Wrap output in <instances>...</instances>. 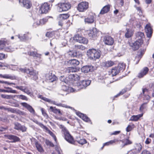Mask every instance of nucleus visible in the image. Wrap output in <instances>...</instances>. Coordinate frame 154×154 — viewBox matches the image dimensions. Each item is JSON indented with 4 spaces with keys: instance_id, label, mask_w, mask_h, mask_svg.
<instances>
[{
    "instance_id": "obj_47",
    "label": "nucleus",
    "mask_w": 154,
    "mask_h": 154,
    "mask_svg": "<svg viewBox=\"0 0 154 154\" xmlns=\"http://www.w3.org/2000/svg\"><path fill=\"white\" fill-rule=\"evenodd\" d=\"M17 97L18 98L23 100H28V99L27 97L23 95H17Z\"/></svg>"
},
{
    "instance_id": "obj_61",
    "label": "nucleus",
    "mask_w": 154,
    "mask_h": 154,
    "mask_svg": "<svg viewBox=\"0 0 154 154\" xmlns=\"http://www.w3.org/2000/svg\"><path fill=\"white\" fill-rule=\"evenodd\" d=\"M118 140L117 139H114L113 140H111L109 141V144L110 145H112L114 143H115L116 142H118Z\"/></svg>"
},
{
    "instance_id": "obj_17",
    "label": "nucleus",
    "mask_w": 154,
    "mask_h": 154,
    "mask_svg": "<svg viewBox=\"0 0 154 154\" xmlns=\"http://www.w3.org/2000/svg\"><path fill=\"white\" fill-rule=\"evenodd\" d=\"M48 20V19L45 18L38 20L36 22L34 23V26H35L36 25L37 26L42 25L45 24Z\"/></svg>"
},
{
    "instance_id": "obj_23",
    "label": "nucleus",
    "mask_w": 154,
    "mask_h": 154,
    "mask_svg": "<svg viewBox=\"0 0 154 154\" xmlns=\"http://www.w3.org/2000/svg\"><path fill=\"white\" fill-rule=\"evenodd\" d=\"M119 69V68H117L116 67L112 68L111 71V74H110V76H113L118 74L120 72Z\"/></svg>"
},
{
    "instance_id": "obj_5",
    "label": "nucleus",
    "mask_w": 154,
    "mask_h": 154,
    "mask_svg": "<svg viewBox=\"0 0 154 154\" xmlns=\"http://www.w3.org/2000/svg\"><path fill=\"white\" fill-rule=\"evenodd\" d=\"M73 39L80 43L86 44L88 43L87 39L81 36L79 34L75 35L73 37Z\"/></svg>"
},
{
    "instance_id": "obj_10",
    "label": "nucleus",
    "mask_w": 154,
    "mask_h": 154,
    "mask_svg": "<svg viewBox=\"0 0 154 154\" xmlns=\"http://www.w3.org/2000/svg\"><path fill=\"white\" fill-rule=\"evenodd\" d=\"M5 137L9 140H12V143H15L20 140V138L17 136L12 135H5Z\"/></svg>"
},
{
    "instance_id": "obj_12",
    "label": "nucleus",
    "mask_w": 154,
    "mask_h": 154,
    "mask_svg": "<svg viewBox=\"0 0 154 154\" xmlns=\"http://www.w3.org/2000/svg\"><path fill=\"white\" fill-rule=\"evenodd\" d=\"M20 4L27 8H30L31 4L29 0H19Z\"/></svg>"
},
{
    "instance_id": "obj_38",
    "label": "nucleus",
    "mask_w": 154,
    "mask_h": 154,
    "mask_svg": "<svg viewBox=\"0 0 154 154\" xmlns=\"http://www.w3.org/2000/svg\"><path fill=\"white\" fill-rule=\"evenodd\" d=\"M6 88L7 89L6 90V92L8 93H11L14 94H16L17 93L16 91L15 90H13L10 87H8L5 88Z\"/></svg>"
},
{
    "instance_id": "obj_2",
    "label": "nucleus",
    "mask_w": 154,
    "mask_h": 154,
    "mask_svg": "<svg viewBox=\"0 0 154 154\" xmlns=\"http://www.w3.org/2000/svg\"><path fill=\"white\" fill-rule=\"evenodd\" d=\"M21 71L24 72H26L29 74L32 79L35 80L38 79L37 75L38 72L35 70L33 69H21Z\"/></svg>"
},
{
    "instance_id": "obj_42",
    "label": "nucleus",
    "mask_w": 154,
    "mask_h": 154,
    "mask_svg": "<svg viewBox=\"0 0 154 154\" xmlns=\"http://www.w3.org/2000/svg\"><path fill=\"white\" fill-rule=\"evenodd\" d=\"M16 36H18V38H19L21 41H23L24 39H25L26 38V34H24L23 35L19 34L18 35H17Z\"/></svg>"
},
{
    "instance_id": "obj_44",
    "label": "nucleus",
    "mask_w": 154,
    "mask_h": 154,
    "mask_svg": "<svg viewBox=\"0 0 154 154\" xmlns=\"http://www.w3.org/2000/svg\"><path fill=\"white\" fill-rule=\"evenodd\" d=\"M15 88L19 90H20L22 91L23 92L25 90H26V88H27L26 86H16L15 87Z\"/></svg>"
},
{
    "instance_id": "obj_55",
    "label": "nucleus",
    "mask_w": 154,
    "mask_h": 154,
    "mask_svg": "<svg viewBox=\"0 0 154 154\" xmlns=\"http://www.w3.org/2000/svg\"><path fill=\"white\" fill-rule=\"evenodd\" d=\"M7 51L8 52H12L14 51V49L13 48L11 47H9L6 48Z\"/></svg>"
},
{
    "instance_id": "obj_26",
    "label": "nucleus",
    "mask_w": 154,
    "mask_h": 154,
    "mask_svg": "<svg viewBox=\"0 0 154 154\" xmlns=\"http://www.w3.org/2000/svg\"><path fill=\"white\" fill-rule=\"evenodd\" d=\"M0 77L7 79H10L11 80H15L16 79V77L15 76H11L8 74L3 75L2 74H0Z\"/></svg>"
},
{
    "instance_id": "obj_63",
    "label": "nucleus",
    "mask_w": 154,
    "mask_h": 154,
    "mask_svg": "<svg viewBox=\"0 0 154 154\" xmlns=\"http://www.w3.org/2000/svg\"><path fill=\"white\" fill-rule=\"evenodd\" d=\"M131 126L130 125H128L126 128V131L127 132H129L132 130Z\"/></svg>"
},
{
    "instance_id": "obj_28",
    "label": "nucleus",
    "mask_w": 154,
    "mask_h": 154,
    "mask_svg": "<svg viewBox=\"0 0 154 154\" xmlns=\"http://www.w3.org/2000/svg\"><path fill=\"white\" fill-rule=\"evenodd\" d=\"M68 63H70L71 65L76 66L79 64V62L76 59H72L69 60Z\"/></svg>"
},
{
    "instance_id": "obj_45",
    "label": "nucleus",
    "mask_w": 154,
    "mask_h": 154,
    "mask_svg": "<svg viewBox=\"0 0 154 154\" xmlns=\"http://www.w3.org/2000/svg\"><path fill=\"white\" fill-rule=\"evenodd\" d=\"M124 146L127 145L131 144L132 142L128 139H127L124 140Z\"/></svg>"
},
{
    "instance_id": "obj_11",
    "label": "nucleus",
    "mask_w": 154,
    "mask_h": 154,
    "mask_svg": "<svg viewBox=\"0 0 154 154\" xmlns=\"http://www.w3.org/2000/svg\"><path fill=\"white\" fill-rule=\"evenodd\" d=\"M94 70V67L91 65L84 66L81 69L82 72L84 73H88L90 72H92Z\"/></svg>"
},
{
    "instance_id": "obj_7",
    "label": "nucleus",
    "mask_w": 154,
    "mask_h": 154,
    "mask_svg": "<svg viewBox=\"0 0 154 154\" xmlns=\"http://www.w3.org/2000/svg\"><path fill=\"white\" fill-rule=\"evenodd\" d=\"M88 3L86 2H82L78 5L77 9L80 12H83L86 10L88 8Z\"/></svg>"
},
{
    "instance_id": "obj_59",
    "label": "nucleus",
    "mask_w": 154,
    "mask_h": 154,
    "mask_svg": "<svg viewBox=\"0 0 154 154\" xmlns=\"http://www.w3.org/2000/svg\"><path fill=\"white\" fill-rule=\"evenodd\" d=\"M46 143L48 145H49L51 147H53L54 146V144L49 140H47Z\"/></svg>"
},
{
    "instance_id": "obj_4",
    "label": "nucleus",
    "mask_w": 154,
    "mask_h": 154,
    "mask_svg": "<svg viewBox=\"0 0 154 154\" xmlns=\"http://www.w3.org/2000/svg\"><path fill=\"white\" fill-rule=\"evenodd\" d=\"M71 7V5L69 3H61L58 4V10L61 12L68 10Z\"/></svg>"
},
{
    "instance_id": "obj_53",
    "label": "nucleus",
    "mask_w": 154,
    "mask_h": 154,
    "mask_svg": "<svg viewBox=\"0 0 154 154\" xmlns=\"http://www.w3.org/2000/svg\"><path fill=\"white\" fill-rule=\"evenodd\" d=\"M146 103H143L141 105L140 108V111L141 112H143V109L146 108Z\"/></svg>"
},
{
    "instance_id": "obj_15",
    "label": "nucleus",
    "mask_w": 154,
    "mask_h": 154,
    "mask_svg": "<svg viewBox=\"0 0 154 154\" xmlns=\"http://www.w3.org/2000/svg\"><path fill=\"white\" fill-rule=\"evenodd\" d=\"M69 89H70V91L72 92L74 91V89L73 88H69L68 86H66V85H63L61 87L60 93H61L62 91L66 92ZM60 94L63 95H66L67 94V93H66L65 94H62L61 93H60Z\"/></svg>"
},
{
    "instance_id": "obj_20",
    "label": "nucleus",
    "mask_w": 154,
    "mask_h": 154,
    "mask_svg": "<svg viewBox=\"0 0 154 154\" xmlns=\"http://www.w3.org/2000/svg\"><path fill=\"white\" fill-rule=\"evenodd\" d=\"M47 79L49 80V82H52L56 80V77L54 74H53L51 73H49V74L46 75Z\"/></svg>"
},
{
    "instance_id": "obj_1",
    "label": "nucleus",
    "mask_w": 154,
    "mask_h": 154,
    "mask_svg": "<svg viewBox=\"0 0 154 154\" xmlns=\"http://www.w3.org/2000/svg\"><path fill=\"white\" fill-rule=\"evenodd\" d=\"M60 128L62 129V131L64 135L65 139L69 143L75 144V141L74 140L72 136L66 128L62 125H60Z\"/></svg>"
},
{
    "instance_id": "obj_16",
    "label": "nucleus",
    "mask_w": 154,
    "mask_h": 154,
    "mask_svg": "<svg viewBox=\"0 0 154 154\" xmlns=\"http://www.w3.org/2000/svg\"><path fill=\"white\" fill-rule=\"evenodd\" d=\"M143 43V40H137L132 44V46L135 50H137Z\"/></svg>"
},
{
    "instance_id": "obj_27",
    "label": "nucleus",
    "mask_w": 154,
    "mask_h": 154,
    "mask_svg": "<svg viewBox=\"0 0 154 154\" xmlns=\"http://www.w3.org/2000/svg\"><path fill=\"white\" fill-rule=\"evenodd\" d=\"M114 63L111 61H108L103 62L102 64V66L105 68H108L113 66Z\"/></svg>"
},
{
    "instance_id": "obj_56",
    "label": "nucleus",
    "mask_w": 154,
    "mask_h": 154,
    "mask_svg": "<svg viewBox=\"0 0 154 154\" xmlns=\"http://www.w3.org/2000/svg\"><path fill=\"white\" fill-rule=\"evenodd\" d=\"M49 133L52 136L54 139V140L55 142H56L57 141V138L55 136V135L51 131H49Z\"/></svg>"
},
{
    "instance_id": "obj_46",
    "label": "nucleus",
    "mask_w": 154,
    "mask_h": 154,
    "mask_svg": "<svg viewBox=\"0 0 154 154\" xmlns=\"http://www.w3.org/2000/svg\"><path fill=\"white\" fill-rule=\"evenodd\" d=\"M117 68H119V71L122 70H123L125 68V65L124 64H121L119 65L118 66L116 67Z\"/></svg>"
},
{
    "instance_id": "obj_50",
    "label": "nucleus",
    "mask_w": 154,
    "mask_h": 154,
    "mask_svg": "<svg viewBox=\"0 0 154 154\" xmlns=\"http://www.w3.org/2000/svg\"><path fill=\"white\" fill-rule=\"evenodd\" d=\"M126 91L127 89L125 88L122 89L118 94L115 95V97H117L120 95L123 94Z\"/></svg>"
},
{
    "instance_id": "obj_32",
    "label": "nucleus",
    "mask_w": 154,
    "mask_h": 154,
    "mask_svg": "<svg viewBox=\"0 0 154 154\" xmlns=\"http://www.w3.org/2000/svg\"><path fill=\"white\" fill-rule=\"evenodd\" d=\"M142 116L143 114H139L136 116L133 115L131 117L130 120L132 121H136Z\"/></svg>"
},
{
    "instance_id": "obj_29",
    "label": "nucleus",
    "mask_w": 154,
    "mask_h": 154,
    "mask_svg": "<svg viewBox=\"0 0 154 154\" xmlns=\"http://www.w3.org/2000/svg\"><path fill=\"white\" fill-rule=\"evenodd\" d=\"M69 17L68 14H60L58 17V20H59L63 21L68 18Z\"/></svg>"
},
{
    "instance_id": "obj_13",
    "label": "nucleus",
    "mask_w": 154,
    "mask_h": 154,
    "mask_svg": "<svg viewBox=\"0 0 154 154\" xmlns=\"http://www.w3.org/2000/svg\"><path fill=\"white\" fill-rule=\"evenodd\" d=\"M145 32L146 33L147 37L148 38L151 37L152 33V29L149 24L146 25L145 28Z\"/></svg>"
},
{
    "instance_id": "obj_43",
    "label": "nucleus",
    "mask_w": 154,
    "mask_h": 154,
    "mask_svg": "<svg viewBox=\"0 0 154 154\" xmlns=\"http://www.w3.org/2000/svg\"><path fill=\"white\" fill-rule=\"evenodd\" d=\"M75 48L77 49H80L82 50H84L85 48V47L82 45H75Z\"/></svg>"
},
{
    "instance_id": "obj_30",
    "label": "nucleus",
    "mask_w": 154,
    "mask_h": 154,
    "mask_svg": "<svg viewBox=\"0 0 154 154\" xmlns=\"http://www.w3.org/2000/svg\"><path fill=\"white\" fill-rule=\"evenodd\" d=\"M134 149L137 152H139L141 150L142 146L140 143H136L134 145Z\"/></svg>"
},
{
    "instance_id": "obj_36",
    "label": "nucleus",
    "mask_w": 154,
    "mask_h": 154,
    "mask_svg": "<svg viewBox=\"0 0 154 154\" xmlns=\"http://www.w3.org/2000/svg\"><path fill=\"white\" fill-rule=\"evenodd\" d=\"M100 52L96 50V52H95V53L94 54V55L93 56V58L92 60H95L96 59H98L100 57Z\"/></svg>"
},
{
    "instance_id": "obj_54",
    "label": "nucleus",
    "mask_w": 154,
    "mask_h": 154,
    "mask_svg": "<svg viewBox=\"0 0 154 154\" xmlns=\"http://www.w3.org/2000/svg\"><path fill=\"white\" fill-rule=\"evenodd\" d=\"M86 143H87V141H86V140L85 139H84L82 137V138L80 140V141H79V143L80 144H81L82 145Z\"/></svg>"
},
{
    "instance_id": "obj_51",
    "label": "nucleus",
    "mask_w": 154,
    "mask_h": 154,
    "mask_svg": "<svg viewBox=\"0 0 154 154\" xmlns=\"http://www.w3.org/2000/svg\"><path fill=\"white\" fill-rule=\"evenodd\" d=\"M69 54L71 55V57H77L78 55V53L76 51H70L69 53Z\"/></svg>"
},
{
    "instance_id": "obj_21",
    "label": "nucleus",
    "mask_w": 154,
    "mask_h": 154,
    "mask_svg": "<svg viewBox=\"0 0 154 154\" xmlns=\"http://www.w3.org/2000/svg\"><path fill=\"white\" fill-rule=\"evenodd\" d=\"M134 32L131 29L127 28L125 36L127 38H130L132 36Z\"/></svg>"
},
{
    "instance_id": "obj_41",
    "label": "nucleus",
    "mask_w": 154,
    "mask_h": 154,
    "mask_svg": "<svg viewBox=\"0 0 154 154\" xmlns=\"http://www.w3.org/2000/svg\"><path fill=\"white\" fill-rule=\"evenodd\" d=\"M57 106H62L67 108H70L71 109H72V107L68 106L65 104L61 103H58L57 104Z\"/></svg>"
},
{
    "instance_id": "obj_33",
    "label": "nucleus",
    "mask_w": 154,
    "mask_h": 154,
    "mask_svg": "<svg viewBox=\"0 0 154 154\" xmlns=\"http://www.w3.org/2000/svg\"><path fill=\"white\" fill-rule=\"evenodd\" d=\"M77 69L73 67H68L66 69V73H70L76 72Z\"/></svg>"
},
{
    "instance_id": "obj_48",
    "label": "nucleus",
    "mask_w": 154,
    "mask_h": 154,
    "mask_svg": "<svg viewBox=\"0 0 154 154\" xmlns=\"http://www.w3.org/2000/svg\"><path fill=\"white\" fill-rule=\"evenodd\" d=\"M50 109L51 110V111L55 114L58 113V109H57L55 107H53L52 106H50Z\"/></svg>"
},
{
    "instance_id": "obj_6",
    "label": "nucleus",
    "mask_w": 154,
    "mask_h": 154,
    "mask_svg": "<svg viewBox=\"0 0 154 154\" xmlns=\"http://www.w3.org/2000/svg\"><path fill=\"white\" fill-rule=\"evenodd\" d=\"M49 9V5L47 3H44L42 4L40 8L39 12L40 14L47 13Z\"/></svg>"
},
{
    "instance_id": "obj_57",
    "label": "nucleus",
    "mask_w": 154,
    "mask_h": 154,
    "mask_svg": "<svg viewBox=\"0 0 154 154\" xmlns=\"http://www.w3.org/2000/svg\"><path fill=\"white\" fill-rule=\"evenodd\" d=\"M41 111H42V114L46 118H47L48 117V115L46 113L45 111L43 108L41 109Z\"/></svg>"
},
{
    "instance_id": "obj_34",
    "label": "nucleus",
    "mask_w": 154,
    "mask_h": 154,
    "mask_svg": "<svg viewBox=\"0 0 154 154\" xmlns=\"http://www.w3.org/2000/svg\"><path fill=\"white\" fill-rule=\"evenodd\" d=\"M35 145L37 149L39 152H43V149L41 146L38 142H35Z\"/></svg>"
},
{
    "instance_id": "obj_37",
    "label": "nucleus",
    "mask_w": 154,
    "mask_h": 154,
    "mask_svg": "<svg viewBox=\"0 0 154 154\" xmlns=\"http://www.w3.org/2000/svg\"><path fill=\"white\" fill-rule=\"evenodd\" d=\"M28 54L29 55L33 57H38L40 56V55L37 54L35 51L32 52H28Z\"/></svg>"
},
{
    "instance_id": "obj_22",
    "label": "nucleus",
    "mask_w": 154,
    "mask_h": 154,
    "mask_svg": "<svg viewBox=\"0 0 154 154\" xmlns=\"http://www.w3.org/2000/svg\"><path fill=\"white\" fill-rule=\"evenodd\" d=\"M94 16L93 15H90L86 18H85V23H91L94 22Z\"/></svg>"
},
{
    "instance_id": "obj_52",
    "label": "nucleus",
    "mask_w": 154,
    "mask_h": 154,
    "mask_svg": "<svg viewBox=\"0 0 154 154\" xmlns=\"http://www.w3.org/2000/svg\"><path fill=\"white\" fill-rule=\"evenodd\" d=\"M111 79V78H107L106 79H105L104 80V82L105 83H111L113 82H114L115 81H110V79Z\"/></svg>"
},
{
    "instance_id": "obj_40",
    "label": "nucleus",
    "mask_w": 154,
    "mask_h": 154,
    "mask_svg": "<svg viewBox=\"0 0 154 154\" xmlns=\"http://www.w3.org/2000/svg\"><path fill=\"white\" fill-rule=\"evenodd\" d=\"M27 128L24 125H22L21 124L20 128L19 130L21 131L22 132H26L27 130Z\"/></svg>"
},
{
    "instance_id": "obj_62",
    "label": "nucleus",
    "mask_w": 154,
    "mask_h": 154,
    "mask_svg": "<svg viewBox=\"0 0 154 154\" xmlns=\"http://www.w3.org/2000/svg\"><path fill=\"white\" fill-rule=\"evenodd\" d=\"M93 30H93L92 31H90V32L89 33V36H91L92 37L96 35V34L94 33Z\"/></svg>"
},
{
    "instance_id": "obj_18",
    "label": "nucleus",
    "mask_w": 154,
    "mask_h": 154,
    "mask_svg": "<svg viewBox=\"0 0 154 154\" xmlns=\"http://www.w3.org/2000/svg\"><path fill=\"white\" fill-rule=\"evenodd\" d=\"M21 104L23 106L26 108L31 113L34 114L35 113V111L32 107L26 103H22Z\"/></svg>"
},
{
    "instance_id": "obj_14",
    "label": "nucleus",
    "mask_w": 154,
    "mask_h": 154,
    "mask_svg": "<svg viewBox=\"0 0 154 154\" xmlns=\"http://www.w3.org/2000/svg\"><path fill=\"white\" fill-rule=\"evenodd\" d=\"M149 69L146 67H144L140 71V72L138 74V77L140 78L143 77L144 75H146L148 73L149 71Z\"/></svg>"
},
{
    "instance_id": "obj_24",
    "label": "nucleus",
    "mask_w": 154,
    "mask_h": 154,
    "mask_svg": "<svg viewBox=\"0 0 154 154\" xmlns=\"http://www.w3.org/2000/svg\"><path fill=\"white\" fill-rule=\"evenodd\" d=\"M76 114L78 116L81 118L84 121L86 122H88L90 121V119L86 115H85L83 114L78 112H76Z\"/></svg>"
},
{
    "instance_id": "obj_19",
    "label": "nucleus",
    "mask_w": 154,
    "mask_h": 154,
    "mask_svg": "<svg viewBox=\"0 0 154 154\" xmlns=\"http://www.w3.org/2000/svg\"><path fill=\"white\" fill-rule=\"evenodd\" d=\"M95 52H96V49H90L87 52V55L90 59H92Z\"/></svg>"
},
{
    "instance_id": "obj_60",
    "label": "nucleus",
    "mask_w": 154,
    "mask_h": 154,
    "mask_svg": "<svg viewBox=\"0 0 154 154\" xmlns=\"http://www.w3.org/2000/svg\"><path fill=\"white\" fill-rule=\"evenodd\" d=\"M82 138V137H81L79 135H78L76 136L75 137V140L79 143Z\"/></svg>"
},
{
    "instance_id": "obj_8",
    "label": "nucleus",
    "mask_w": 154,
    "mask_h": 154,
    "mask_svg": "<svg viewBox=\"0 0 154 154\" xmlns=\"http://www.w3.org/2000/svg\"><path fill=\"white\" fill-rule=\"evenodd\" d=\"M68 79H69V82L72 83H74L75 85V82H77V81L79 79L80 77L78 75L76 74H73L69 75Z\"/></svg>"
},
{
    "instance_id": "obj_58",
    "label": "nucleus",
    "mask_w": 154,
    "mask_h": 154,
    "mask_svg": "<svg viewBox=\"0 0 154 154\" xmlns=\"http://www.w3.org/2000/svg\"><path fill=\"white\" fill-rule=\"evenodd\" d=\"M7 56H6L5 54L3 53H0V60H2L3 59L6 58Z\"/></svg>"
},
{
    "instance_id": "obj_25",
    "label": "nucleus",
    "mask_w": 154,
    "mask_h": 154,
    "mask_svg": "<svg viewBox=\"0 0 154 154\" xmlns=\"http://www.w3.org/2000/svg\"><path fill=\"white\" fill-rule=\"evenodd\" d=\"M110 8V6L109 5L104 6L101 10L100 14H103L107 13L109 11Z\"/></svg>"
},
{
    "instance_id": "obj_64",
    "label": "nucleus",
    "mask_w": 154,
    "mask_h": 154,
    "mask_svg": "<svg viewBox=\"0 0 154 154\" xmlns=\"http://www.w3.org/2000/svg\"><path fill=\"white\" fill-rule=\"evenodd\" d=\"M141 154H151L150 152L146 150H143Z\"/></svg>"
},
{
    "instance_id": "obj_3",
    "label": "nucleus",
    "mask_w": 154,
    "mask_h": 154,
    "mask_svg": "<svg viewBox=\"0 0 154 154\" xmlns=\"http://www.w3.org/2000/svg\"><path fill=\"white\" fill-rule=\"evenodd\" d=\"M91 82L89 80H84L80 82H76L75 86H76L80 89L85 88L86 87L90 85Z\"/></svg>"
},
{
    "instance_id": "obj_39",
    "label": "nucleus",
    "mask_w": 154,
    "mask_h": 154,
    "mask_svg": "<svg viewBox=\"0 0 154 154\" xmlns=\"http://www.w3.org/2000/svg\"><path fill=\"white\" fill-rule=\"evenodd\" d=\"M14 128L17 130H19L21 124L18 122H15L14 123Z\"/></svg>"
},
{
    "instance_id": "obj_35",
    "label": "nucleus",
    "mask_w": 154,
    "mask_h": 154,
    "mask_svg": "<svg viewBox=\"0 0 154 154\" xmlns=\"http://www.w3.org/2000/svg\"><path fill=\"white\" fill-rule=\"evenodd\" d=\"M33 121L36 124H37L41 128L45 129L46 130H48V128L46 126H45L42 123L38 122L37 121L35 120Z\"/></svg>"
},
{
    "instance_id": "obj_31",
    "label": "nucleus",
    "mask_w": 154,
    "mask_h": 154,
    "mask_svg": "<svg viewBox=\"0 0 154 154\" xmlns=\"http://www.w3.org/2000/svg\"><path fill=\"white\" fill-rule=\"evenodd\" d=\"M136 36L137 40H142V39L144 37V34L142 32H138L136 33Z\"/></svg>"
},
{
    "instance_id": "obj_49",
    "label": "nucleus",
    "mask_w": 154,
    "mask_h": 154,
    "mask_svg": "<svg viewBox=\"0 0 154 154\" xmlns=\"http://www.w3.org/2000/svg\"><path fill=\"white\" fill-rule=\"evenodd\" d=\"M60 79L61 82H64L66 84H67L68 82V81L64 76H61L60 77Z\"/></svg>"
},
{
    "instance_id": "obj_9",
    "label": "nucleus",
    "mask_w": 154,
    "mask_h": 154,
    "mask_svg": "<svg viewBox=\"0 0 154 154\" xmlns=\"http://www.w3.org/2000/svg\"><path fill=\"white\" fill-rule=\"evenodd\" d=\"M103 42L106 45H111L114 43V40L111 36H106L104 37Z\"/></svg>"
}]
</instances>
